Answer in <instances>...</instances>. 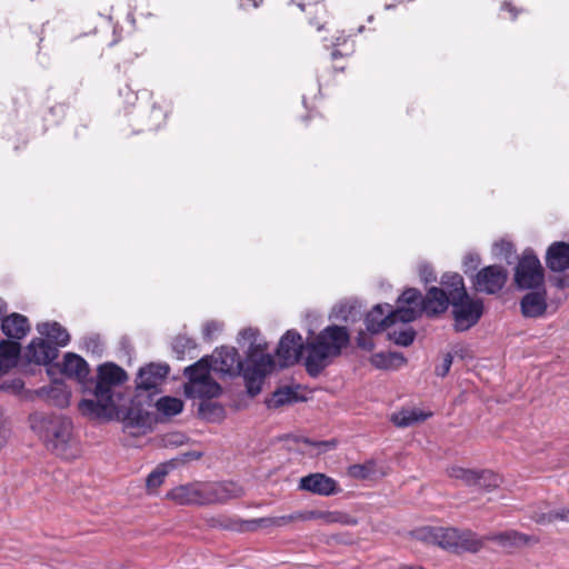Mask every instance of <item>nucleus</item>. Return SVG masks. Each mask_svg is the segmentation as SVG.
I'll use <instances>...</instances> for the list:
<instances>
[{
	"label": "nucleus",
	"mask_w": 569,
	"mask_h": 569,
	"mask_svg": "<svg viewBox=\"0 0 569 569\" xmlns=\"http://www.w3.org/2000/svg\"><path fill=\"white\" fill-rule=\"evenodd\" d=\"M128 380L124 369L113 362L98 366L97 377L89 380L86 391L92 398L82 399L78 408L80 412L94 420H113L120 418L119 402L123 397L117 389Z\"/></svg>",
	"instance_id": "obj_1"
},
{
	"label": "nucleus",
	"mask_w": 569,
	"mask_h": 569,
	"mask_svg": "<svg viewBox=\"0 0 569 569\" xmlns=\"http://www.w3.org/2000/svg\"><path fill=\"white\" fill-rule=\"evenodd\" d=\"M349 341L350 336L346 327L332 325L322 329L307 345L308 355L305 359V367L308 375L317 378L331 363L333 358L341 355Z\"/></svg>",
	"instance_id": "obj_2"
},
{
	"label": "nucleus",
	"mask_w": 569,
	"mask_h": 569,
	"mask_svg": "<svg viewBox=\"0 0 569 569\" xmlns=\"http://www.w3.org/2000/svg\"><path fill=\"white\" fill-rule=\"evenodd\" d=\"M243 495L234 482L188 483L173 488L167 497L179 505L222 503Z\"/></svg>",
	"instance_id": "obj_3"
},
{
	"label": "nucleus",
	"mask_w": 569,
	"mask_h": 569,
	"mask_svg": "<svg viewBox=\"0 0 569 569\" xmlns=\"http://www.w3.org/2000/svg\"><path fill=\"white\" fill-rule=\"evenodd\" d=\"M258 330L246 328L239 332L238 341H248L249 348L246 357L244 382L251 397L260 393L262 383L268 373L274 368L271 355L264 352V347L257 343Z\"/></svg>",
	"instance_id": "obj_4"
},
{
	"label": "nucleus",
	"mask_w": 569,
	"mask_h": 569,
	"mask_svg": "<svg viewBox=\"0 0 569 569\" xmlns=\"http://www.w3.org/2000/svg\"><path fill=\"white\" fill-rule=\"evenodd\" d=\"M32 429L43 440L47 449L60 457H68L72 422L59 415L33 416Z\"/></svg>",
	"instance_id": "obj_5"
},
{
	"label": "nucleus",
	"mask_w": 569,
	"mask_h": 569,
	"mask_svg": "<svg viewBox=\"0 0 569 569\" xmlns=\"http://www.w3.org/2000/svg\"><path fill=\"white\" fill-rule=\"evenodd\" d=\"M419 538L423 540L432 541L439 547L456 552L469 551L478 552L482 546V539L471 530H459L456 528H432L428 530H421Z\"/></svg>",
	"instance_id": "obj_6"
},
{
	"label": "nucleus",
	"mask_w": 569,
	"mask_h": 569,
	"mask_svg": "<svg viewBox=\"0 0 569 569\" xmlns=\"http://www.w3.org/2000/svg\"><path fill=\"white\" fill-rule=\"evenodd\" d=\"M415 320L412 309L393 308L389 303L377 305L366 315V328L371 333H378L397 322L408 323Z\"/></svg>",
	"instance_id": "obj_7"
},
{
	"label": "nucleus",
	"mask_w": 569,
	"mask_h": 569,
	"mask_svg": "<svg viewBox=\"0 0 569 569\" xmlns=\"http://www.w3.org/2000/svg\"><path fill=\"white\" fill-rule=\"evenodd\" d=\"M515 283L520 290L545 287V272L532 249H526L515 269Z\"/></svg>",
	"instance_id": "obj_8"
},
{
	"label": "nucleus",
	"mask_w": 569,
	"mask_h": 569,
	"mask_svg": "<svg viewBox=\"0 0 569 569\" xmlns=\"http://www.w3.org/2000/svg\"><path fill=\"white\" fill-rule=\"evenodd\" d=\"M170 372L167 363L150 362L141 367L136 377V401L147 398L153 402V396L160 392V386Z\"/></svg>",
	"instance_id": "obj_9"
},
{
	"label": "nucleus",
	"mask_w": 569,
	"mask_h": 569,
	"mask_svg": "<svg viewBox=\"0 0 569 569\" xmlns=\"http://www.w3.org/2000/svg\"><path fill=\"white\" fill-rule=\"evenodd\" d=\"M451 313L455 320L453 328L457 332H463L478 323L483 313L481 299H472L468 293L466 297L458 296L451 300Z\"/></svg>",
	"instance_id": "obj_10"
},
{
	"label": "nucleus",
	"mask_w": 569,
	"mask_h": 569,
	"mask_svg": "<svg viewBox=\"0 0 569 569\" xmlns=\"http://www.w3.org/2000/svg\"><path fill=\"white\" fill-rule=\"evenodd\" d=\"M508 281V270L500 264H490L472 274V287L477 292L497 295Z\"/></svg>",
	"instance_id": "obj_11"
},
{
	"label": "nucleus",
	"mask_w": 569,
	"mask_h": 569,
	"mask_svg": "<svg viewBox=\"0 0 569 569\" xmlns=\"http://www.w3.org/2000/svg\"><path fill=\"white\" fill-rule=\"evenodd\" d=\"M209 358L212 365V371L229 377L242 375L244 378L246 360L241 361L236 348L221 347L220 349H216L214 353Z\"/></svg>",
	"instance_id": "obj_12"
},
{
	"label": "nucleus",
	"mask_w": 569,
	"mask_h": 569,
	"mask_svg": "<svg viewBox=\"0 0 569 569\" xmlns=\"http://www.w3.org/2000/svg\"><path fill=\"white\" fill-rule=\"evenodd\" d=\"M305 349L301 335L296 330H288L280 339L277 356L281 368L297 363Z\"/></svg>",
	"instance_id": "obj_13"
},
{
	"label": "nucleus",
	"mask_w": 569,
	"mask_h": 569,
	"mask_svg": "<svg viewBox=\"0 0 569 569\" xmlns=\"http://www.w3.org/2000/svg\"><path fill=\"white\" fill-rule=\"evenodd\" d=\"M144 406L151 407L152 402H149L147 398H140V401H136L134 395L129 408L123 410L121 402H119L120 418L116 419L122 420L126 428L148 427L151 423V418Z\"/></svg>",
	"instance_id": "obj_14"
},
{
	"label": "nucleus",
	"mask_w": 569,
	"mask_h": 569,
	"mask_svg": "<svg viewBox=\"0 0 569 569\" xmlns=\"http://www.w3.org/2000/svg\"><path fill=\"white\" fill-rule=\"evenodd\" d=\"M297 512L278 516V517H264L251 520H232L229 519L227 523L222 525L226 529L247 531L256 530L257 528H269V527H283L292 521L298 520Z\"/></svg>",
	"instance_id": "obj_15"
},
{
	"label": "nucleus",
	"mask_w": 569,
	"mask_h": 569,
	"mask_svg": "<svg viewBox=\"0 0 569 569\" xmlns=\"http://www.w3.org/2000/svg\"><path fill=\"white\" fill-rule=\"evenodd\" d=\"M299 489L325 497L333 496L341 491L333 478L320 472L302 477L299 481Z\"/></svg>",
	"instance_id": "obj_16"
},
{
	"label": "nucleus",
	"mask_w": 569,
	"mask_h": 569,
	"mask_svg": "<svg viewBox=\"0 0 569 569\" xmlns=\"http://www.w3.org/2000/svg\"><path fill=\"white\" fill-rule=\"evenodd\" d=\"M287 448L301 455H321L336 447L335 440L316 441L306 437L287 436Z\"/></svg>",
	"instance_id": "obj_17"
},
{
	"label": "nucleus",
	"mask_w": 569,
	"mask_h": 569,
	"mask_svg": "<svg viewBox=\"0 0 569 569\" xmlns=\"http://www.w3.org/2000/svg\"><path fill=\"white\" fill-rule=\"evenodd\" d=\"M58 355L57 346L41 338L33 339L26 350L28 361L37 365H49L58 358Z\"/></svg>",
	"instance_id": "obj_18"
},
{
	"label": "nucleus",
	"mask_w": 569,
	"mask_h": 569,
	"mask_svg": "<svg viewBox=\"0 0 569 569\" xmlns=\"http://www.w3.org/2000/svg\"><path fill=\"white\" fill-rule=\"evenodd\" d=\"M520 300L521 313L525 318L542 317L547 310V292L545 287L541 289H531Z\"/></svg>",
	"instance_id": "obj_19"
},
{
	"label": "nucleus",
	"mask_w": 569,
	"mask_h": 569,
	"mask_svg": "<svg viewBox=\"0 0 569 569\" xmlns=\"http://www.w3.org/2000/svg\"><path fill=\"white\" fill-rule=\"evenodd\" d=\"M449 305H451V297L442 288L431 287L427 291L422 300V312L428 317H436L443 313Z\"/></svg>",
	"instance_id": "obj_20"
},
{
	"label": "nucleus",
	"mask_w": 569,
	"mask_h": 569,
	"mask_svg": "<svg viewBox=\"0 0 569 569\" xmlns=\"http://www.w3.org/2000/svg\"><path fill=\"white\" fill-rule=\"evenodd\" d=\"M546 266L552 272H563L569 269V242L555 241L546 251Z\"/></svg>",
	"instance_id": "obj_21"
},
{
	"label": "nucleus",
	"mask_w": 569,
	"mask_h": 569,
	"mask_svg": "<svg viewBox=\"0 0 569 569\" xmlns=\"http://www.w3.org/2000/svg\"><path fill=\"white\" fill-rule=\"evenodd\" d=\"M60 371L66 377L73 378L87 387L89 381V366L87 361L79 355L67 352L63 357Z\"/></svg>",
	"instance_id": "obj_22"
},
{
	"label": "nucleus",
	"mask_w": 569,
	"mask_h": 569,
	"mask_svg": "<svg viewBox=\"0 0 569 569\" xmlns=\"http://www.w3.org/2000/svg\"><path fill=\"white\" fill-rule=\"evenodd\" d=\"M486 540L496 542L502 548H518L539 542V538L519 532L517 530H506L498 533L488 535Z\"/></svg>",
	"instance_id": "obj_23"
},
{
	"label": "nucleus",
	"mask_w": 569,
	"mask_h": 569,
	"mask_svg": "<svg viewBox=\"0 0 569 569\" xmlns=\"http://www.w3.org/2000/svg\"><path fill=\"white\" fill-rule=\"evenodd\" d=\"M529 518L542 526L555 521L569 522V508L550 509L549 503H541L530 509Z\"/></svg>",
	"instance_id": "obj_24"
},
{
	"label": "nucleus",
	"mask_w": 569,
	"mask_h": 569,
	"mask_svg": "<svg viewBox=\"0 0 569 569\" xmlns=\"http://www.w3.org/2000/svg\"><path fill=\"white\" fill-rule=\"evenodd\" d=\"M1 330L9 339L21 340L30 331V323L26 316L13 312L2 319Z\"/></svg>",
	"instance_id": "obj_25"
},
{
	"label": "nucleus",
	"mask_w": 569,
	"mask_h": 569,
	"mask_svg": "<svg viewBox=\"0 0 569 569\" xmlns=\"http://www.w3.org/2000/svg\"><path fill=\"white\" fill-rule=\"evenodd\" d=\"M184 392L188 397L211 400L221 395V386L211 377L197 382L193 386H184Z\"/></svg>",
	"instance_id": "obj_26"
},
{
	"label": "nucleus",
	"mask_w": 569,
	"mask_h": 569,
	"mask_svg": "<svg viewBox=\"0 0 569 569\" xmlns=\"http://www.w3.org/2000/svg\"><path fill=\"white\" fill-rule=\"evenodd\" d=\"M37 330L41 336L47 337L53 342L57 348L66 347L70 341L67 329L57 321L39 323Z\"/></svg>",
	"instance_id": "obj_27"
},
{
	"label": "nucleus",
	"mask_w": 569,
	"mask_h": 569,
	"mask_svg": "<svg viewBox=\"0 0 569 569\" xmlns=\"http://www.w3.org/2000/svg\"><path fill=\"white\" fill-rule=\"evenodd\" d=\"M361 317L359 301H341L333 307L330 318L342 322H355Z\"/></svg>",
	"instance_id": "obj_28"
},
{
	"label": "nucleus",
	"mask_w": 569,
	"mask_h": 569,
	"mask_svg": "<svg viewBox=\"0 0 569 569\" xmlns=\"http://www.w3.org/2000/svg\"><path fill=\"white\" fill-rule=\"evenodd\" d=\"M212 365L209 357H203L193 365L187 367L183 371L184 377L188 379L186 386H193L197 382L210 377Z\"/></svg>",
	"instance_id": "obj_29"
},
{
	"label": "nucleus",
	"mask_w": 569,
	"mask_h": 569,
	"mask_svg": "<svg viewBox=\"0 0 569 569\" xmlns=\"http://www.w3.org/2000/svg\"><path fill=\"white\" fill-rule=\"evenodd\" d=\"M371 365L377 369H398L407 362L400 352H377L370 358Z\"/></svg>",
	"instance_id": "obj_30"
},
{
	"label": "nucleus",
	"mask_w": 569,
	"mask_h": 569,
	"mask_svg": "<svg viewBox=\"0 0 569 569\" xmlns=\"http://www.w3.org/2000/svg\"><path fill=\"white\" fill-rule=\"evenodd\" d=\"M297 401H299L297 389L292 387H283L274 390L271 397L266 400V405L269 409H278L284 405Z\"/></svg>",
	"instance_id": "obj_31"
},
{
	"label": "nucleus",
	"mask_w": 569,
	"mask_h": 569,
	"mask_svg": "<svg viewBox=\"0 0 569 569\" xmlns=\"http://www.w3.org/2000/svg\"><path fill=\"white\" fill-rule=\"evenodd\" d=\"M422 300L421 292L416 288H409L402 292L398 298L397 308L412 309L415 311V320L422 312Z\"/></svg>",
	"instance_id": "obj_32"
},
{
	"label": "nucleus",
	"mask_w": 569,
	"mask_h": 569,
	"mask_svg": "<svg viewBox=\"0 0 569 569\" xmlns=\"http://www.w3.org/2000/svg\"><path fill=\"white\" fill-rule=\"evenodd\" d=\"M440 283L445 287L443 289L447 291V295L452 299H456L458 296L466 297L467 289L465 287L463 278L457 273H445L441 277Z\"/></svg>",
	"instance_id": "obj_33"
},
{
	"label": "nucleus",
	"mask_w": 569,
	"mask_h": 569,
	"mask_svg": "<svg viewBox=\"0 0 569 569\" xmlns=\"http://www.w3.org/2000/svg\"><path fill=\"white\" fill-rule=\"evenodd\" d=\"M430 417V413H426L419 409H403L392 416V422L397 427H409L417 422L425 421Z\"/></svg>",
	"instance_id": "obj_34"
},
{
	"label": "nucleus",
	"mask_w": 569,
	"mask_h": 569,
	"mask_svg": "<svg viewBox=\"0 0 569 569\" xmlns=\"http://www.w3.org/2000/svg\"><path fill=\"white\" fill-rule=\"evenodd\" d=\"M502 482V478L488 469L478 470L477 479L475 481V486L478 489L485 490V491H492L497 489Z\"/></svg>",
	"instance_id": "obj_35"
},
{
	"label": "nucleus",
	"mask_w": 569,
	"mask_h": 569,
	"mask_svg": "<svg viewBox=\"0 0 569 569\" xmlns=\"http://www.w3.org/2000/svg\"><path fill=\"white\" fill-rule=\"evenodd\" d=\"M200 416L210 422H219L223 420L226 410L222 405L212 402L210 400H203L199 405Z\"/></svg>",
	"instance_id": "obj_36"
},
{
	"label": "nucleus",
	"mask_w": 569,
	"mask_h": 569,
	"mask_svg": "<svg viewBox=\"0 0 569 569\" xmlns=\"http://www.w3.org/2000/svg\"><path fill=\"white\" fill-rule=\"evenodd\" d=\"M378 472L377 462L373 459L363 463L351 465L348 468V475L353 479L365 480L373 477Z\"/></svg>",
	"instance_id": "obj_37"
},
{
	"label": "nucleus",
	"mask_w": 569,
	"mask_h": 569,
	"mask_svg": "<svg viewBox=\"0 0 569 569\" xmlns=\"http://www.w3.org/2000/svg\"><path fill=\"white\" fill-rule=\"evenodd\" d=\"M154 406L157 407L158 411L168 417L176 416L183 409V402L180 399L168 396L159 398Z\"/></svg>",
	"instance_id": "obj_38"
},
{
	"label": "nucleus",
	"mask_w": 569,
	"mask_h": 569,
	"mask_svg": "<svg viewBox=\"0 0 569 569\" xmlns=\"http://www.w3.org/2000/svg\"><path fill=\"white\" fill-rule=\"evenodd\" d=\"M448 476L452 479L460 480L468 487H473L477 479V469H467L460 466H452L447 469Z\"/></svg>",
	"instance_id": "obj_39"
},
{
	"label": "nucleus",
	"mask_w": 569,
	"mask_h": 569,
	"mask_svg": "<svg viewBox=\"0 0 569 569\" xmlns=\"http://www.w3.org/2000/svg\"><path fill=\"white\" fill-rule=\"evenodd\" d=\"M416 335L417 333L412 328H406L401 330H392L388 333V337L396 345L408 347L415 341Z\"/></svg>",
	"instance_id": "obj_40"
},
{
	"label": "nucleus",
	"mask_w": 569,
	"mask_h": 569,
	"mask_svg": "<svg viewBox=\"0 0 569 569\" xmlns=\"http://www.w3.org/2000/svg\"><path fill=\"white\" fill-rule=\"evenodd\" d=\"M298 520H311V519H322L326 522H339L341 521L342 515L339 512H330V511H308V512H297Z\"/></svg>",
	"instance_id": "obj_41"
},
{
	"label": "nucleus",
	"mask_w": 569,
	"mask_h": 569,
	"mask_svg": "<svg viewBox=\"0 0 569 569\" xmlns=\"http://www.w3.org/2000/svg\"><path fill=\"white\" fill-rule=\"evenodd\" d=\"M196 348L194 341L186 336H178L174 338L172 342V350L177 356V359H184V355L187 351L193 350Z\"/></svg>",
	"instance_id": "obj_42"
},
{
	"label": "nucleus",
	"mask_w": 569,
	"mask_h": 569,
	"mask_svg": "<svg viewBox=\"0 0 569 569\" xmlns=\"http://www.w3.org/2000/svg\"><path fill=\"white\" fill-rule=\"evenodd\" d=\"M21 346L19 340L8 339L0 341V356L4 359L14 360L19 357Z\"/></svg>",
	"instance_id": "obj_43"
},
{
	"label": "nucleus",
	"mask_w": 569,
	"mask_h": 569,
	"mask_svg": "<svg viewBox=\"0 0 569 569\" xmlns=\"http://www.w3.org/2000/svg\"><path fill=\"white\" fill-rule=\"evenodd\" d=\"M515 252V247L510 241L501 240L493 244V253L497 257L503 258L507 262H510V259Z\"/></svg>",
	"instance_id": "obj_44"
},
{
	"label": "nucleus",
	"mask_w": 569,
	"mask_h": 569,
	"mask_svg": "<svg viewBox=\"0 0 569 569\" xmlns=\"http://www.w3.org/2000/svg\"><path fill=\"white\" fill-rule=\"evenodd\" d=\"M480 262H481V258L479 256V253L475 252V251H470L468 252L465 258H463V261H462V267H463V272L467 274V276H471L476 273L478 267L480 266Z\"/></svg>",
	"instance_id": "obj_45"
},
{
	"label": "nucleus",
	"mask_w": 569,
	"mask_h": 569,
	"mask_svg": "<svg viewBox=\"0 0 569 569\" xmlns=\"http://www.w3.org/2000/svg\"><path fill=\"white\" fill-rule=\"evenodd\" d=\"M168 475L166 467H157L152 472L149 473L146 480L148 489H157L160 487Z\"/></svg>",
	"instance_id": "obj_46"
},
{
	"label": "nucleus",
	"mask_w": 569,
	"mask_h": 569,
	"mask_svg": "<svg viewBox=\"0 0 569 569\" xmlns=\"http://www.w3.org/2000/svg\"><path fill=\"white\" fill-rule=\"evenodd\" d=\"M47 398L53 400V403L58 407H64L68 405V395L61 388H50L46 391Z\"/></svg>",
	"instance_id": "obj_47"
},
{
	"label": "nucleus",
	"mask_w": 569,
	"mask_h": 569,
	"mask_svg": "<svg viewBox=\"0 0 569 569\" xmlns=\"http://www.w3.org/2000/svg\"><path fill=\"white\" fill-rule=\"evenodd\" d=\"M164 119H166L164 111L160 107L153 106L152 110H151V117L149 120V124H148V130H153V129L159 128L161 126V123L164 121Z\"/></svg>",
	"instance_id": "obj_48"
},
{
	"label": "nucleus",
	"mask_w": 569,
	"mask_h": 569,
	"mask_svg": "<svg viewBox=\"0 0 569 569\" xmlns=\"http://www.w3.org/2000/svg\"><path fill=\"white\" fill-rule=\"evenodd\" d=\"M452 361H453L452 355L449 352L446 353L441 360V363L436 366V369H435L436 375L441 378L446 377L450 371Z\"/></svg>",
	"instance_id": "obj_49"
},
{
	"label": "nucleus",
	"mask_w": 569,
	"mask_h": 569,
	"mask_svg": "<svg viewBox=\"0 0 569 569\" xmlns=\"http://www.w3.org/2000/svg\"><path fill=\"white\" fill-rule=\"evenodd\" d=\"M221 330V325L217 321H208L203 326L202 335L203 339L210 341L216 332Z\"/></svg>",
	"instance_id": "obj_50"
},
{
	"label": "nucleus",
	"mask_w": 569,
	"mask_h": 569,
	"mask_svg": "<svg viewBox=\"0 0 569 569\" xmlns=\"http://www.w3.org/2000/svg\"><path fill=\"white\" fill-rule=\"evenodd\" d=\"M83 343L88 350L92 352H100L102 349L100 337L98 335H91L83 339Z\"/></svg>",
	"instance_id": "obj_51"
},
{
	"label": "nucleus",
	"mask_w": 569,
	"mask_h": 569,
	"mask_svg": "<svg viewBox=\"0 0 569 569\" xmlns=\"http://www.w3.org/2000/svg\"><path fill=\"white\" fill-rule=\"evenodd\" d=\"M357 346L366 351H371L375 348L373 340L367 336L365 332H359L356 338Z\"/></svg>",
	"instance_id": "obj_52"
},
{
	"label": "nucleus",
	"mask_w": 569,
	"mask_h": 569,
	"mask_svg": "<svg viewBox=\"0 0 569 569\" xmlns=\"http://www.w3.org/2000/svg\"><path fill=\"white\" fill-rule=\"evenodd\" d=\"M119 94L123 97L124 102L128 104H133L138 98L137 93L128 84L119 89Z\"/></svg>",
	"instance_id": "obj_53"
},
{
	"label": "nucleus",
	"mask_w": 569,
	"mask_h": 569,
	"mask_svg": "<svg viewBox=\"0 0 569 569\" xmlns=\"http://www.w3.org/2000/svg\"><path fill=\"white\" fill-rule=\"evenodd\" d=\"M420 277H421V280L426 283L433 282L437 280V276H436L435 271L429 266L421 267Z\"/></svg>",
	"instance_id": "obj_54"
},
{
	"label": "nucleus",
	"mask_w": 569,
	"mask_h": 569,
	"mask_svg": "<svg viewBox=\"0 0 569 569\" xmlns=\"http://www.w3.org/2000/svg\"><path fill=\"white\" fill-rule=\"evenodd\" d=\"M501 9L508 10L510 13H512V19L517 18V10L510 2H503Z\"/></svg>",
	"instance_id": "obj_55"
},
{
	"label": "nucleus",
	"mask_w": 569,
	"mask_h": 569,
	"mask_svg": "<svg viewBox=\"0 0 569 569\" xmlns=\"http://www.w3.org/2000/svg\"><path fill=\"white\" fill-rule=\"evenodd\" d=\"M4 442H6V438H4L3 429H2V415L0 413V448L3 446Z\"/></svg>",
	"instance_id": "obj_56"
},
{
	"label": "nucleus",
	"mask_w": 569,
	"mask_h": 569,
	"mask_svg": "<svg viewBox=\"0 0 569 569\" xmlns=\"http://www.w3.org/2000/svg\"><path fill=\"white\" fill-rule=\"evenodd\" d=\"M7 310V303L0 299V320L2 321V319L4 318L3 315Z\"/></svg>",
	"instance_id": "obj_57"
},
{
	"label": "nucleus",
	"mask_w": 569,
	"mask_h": 569,
	"mask_svg": "<svg viewBox=\"0 0 569 569\" xmlns=\"http://www.w3.org/2000/svg\"><path fill=\"white\" fill-rule=\"evenodd\" d=\"M341 56H342L341 52L339 50H337V49L331 52V58L333 60L339 58V57H341Z\"/></svg>",
	"instance_id": "obj_58"
},
{
	"label": "nucleus",
	"mask_w": 569,
	"mask_h": 569,
	"mask_svg": "<svg viewBox=\"0 0 569 569\" xmlns=\"http://www.w3.org/2000/svg\"><path fill=\"white\" fill-rule=\"evenodd\" d=\"M341 42H339V38H337V41L335 42V46H340Z\"/></svg>",
	"instance_id": "obj_59"
}]
</instances>
